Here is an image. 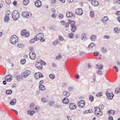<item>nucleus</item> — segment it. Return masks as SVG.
I'll list each match as a JSON object with an SVG mask.
<instances>
[{
  "instance_id": "1",
  "label": "nucleus",
  "mask_w": 120,
  "mask_h": 120,
  "mask_svg": "<svg viewBox=\"0 0 120 120\" xmlns=\"http://www.w3.org/2000/svg\"><path fill=\"white\" fill-rule=\"evenodd\" d=\"M18 41V38L15 35L12 36L10 38V43L12 44H16V42Z\"/></svg>"
},
{
  "instance_id": "2",
  "label": "nucleus",
  "mask_w": 120,
  "mask_h": 120,
  "mask_svg": "<svg viewBox=\"0 0 120 120\" xmlns=\"http://www.w3.org/2000/svg\"><path fill=\"white\" fill-rule=\"evenodd\" d=\"M43 34L42 33H40L37 35L35 37L38 41L40 40L42 42L45 41V40L44 38H43Z\"/></svg>"
},
{
  "instance_id": "3",
  "label": "nucleus",
  "mask_w": 120,
  "mask_h": 120,
  "mask_svg": "<svg viewBox=\"0 0 120 120\" xmlns=\"http://www.w3.org/2000/svg\"><path fill=\"white\" fill-rule=\"evenodd\" d=\"M12 17L13 19L16 20L19 17V15L18 12L16 10L14 11L12 13Z\"/></svg>"
},
{
  "instance_id": "4",
  "label": "nucleus",
  "mask_w": 120,
  "mask_h": 120,
  "mask_svg": "<svg viewBox=\"0 0 120 120\" xmlns=\"http://www.w3.org/2000/svg\"><path fill=\"white\" fill-rule=\"evenodd\" d=\"M95 114L98 116H99L102 115L103 113L101 111V110L98 107H95Z\"/></svg>"
},
{
  "instance_id": "5",
  "label": "nucleus",
  "mask_w": 120,
  "mask_h": 120,
  "mask_svg": "<svg viewBox=\"0 0 120 120\" xmlns=\"http://www.w3.org/2000/svg\"><path fill=\"white\" fill-rule=\"evenodd\" d=\"M30 71L29 70H26L22 73L21 75L23 78L27 77L30 74Z\"/></svg>"
},
{
  "instance_id": "6",
  "label": "nucleus",
  "mask_w": 120,
  "mask_h": 120,
  "mask_svg": "<svg viewBox=\"0 0 120 120\" xmlns=\"http://www.w3.org/2000/svg\"><path fill=\"white\" fill-rule=\"evenodd\" d=\"M68 21L70 24L71 25L72 28L71 30L73 32H75V22L74 21L70 20H68Z\"/></svg>"
},
{
  "instance_id": "7",
  "label": "nucleus",
  "mask_w": 120,
  "mask_h": 120,
  "mask_svg": "<svg viewBox=\"0 0 120 120\" xmlns=\"http://www.w3.org/2000/svg\"><path fill=\"white\" fill-rule=\"evenodd\" d=\"M85 101L83 100H81L79 101L78 103V107L80 108H82L85 105Z\"/></svg>"
},
{
  "instance_id": "8",
  "label": "nucleus",
  "mask_w": 120,
  "mask_h": 120,
  "mask_svg": "<svg viewBox=\"0 0 120 120\" xmlns=\"http://www.w3.org/2000/svg\"><path fill=\"white\" fill-rule=\"evenodd\" d=\"M13 77L12 75L10 74H8L5 77L4 79L8 82H10L12 80Z\"/></svg>"
},
{
  "instance_id": "9",
  "label": "nucleus",
  "mask_w": 120,
  "mask_h": 120,
  "mask_svg": "<svg viewBox=\"0 0 120 120\" xmlns=\"http://www.w3.org/2000/svg\"><path fill=\"white\" fill-rule=\"evenodd\" d=\"M10 14V11H7V12L6 13V14L5 15V17H4V22H7L9 20V14Z\"/></svg>"
},
{
  "instance_id": "10",
  "label": "nucleus",
  "mask_w": 120,
  "mask_h": 120,
  "mask_svg": "<svg viewBox=\"0 0 120 120\" xmlns=\"http://www.w3.org/2000/svg\"><path fill=\"white\" fill-rule=\"evenodd\" d=\"M30 58L32 60H34L35 58L36 55L35 53L33 51H31L29 54Z\"/></svg>"
},
{
  "instance_id": "11",
  "label": "nucleus",
  "mask_w": 120,
  "mask_h": 120,
  "mask_svg": "<svg viewBox=\"0 0 120 120\" xmlns=\"http://www.w3.org/2000/svg\"><path fill=\"white\" fill-rule=\"evenodd\" d=\"M31 14L30 12H24L22 13V15L23 17L28 18L29 16H31Z\"/></svg>"
},
{
  "instance_id": "12",
  "label": "nucleus",
  "mask_w": 120,
  "mask_h": 120,
  "mask_svg": "<svg viewBox=\"0 0 120 120\" xmlns=\"http://www.w3.org/2000/svg\"><path fill=\"white\" fill-rule=\"evenodd\" d=\"M83 11L81 8H79L76 9L75 14H76L79 15H81L83 14Z\"/></svg>"
},
{
  "instance_id": "13",
  "label": "nucleus",
  "mask_w": 120,
  "mask_h": 120,
  "mask_svg": "<svg viewBox=\"0 0 120 120\" xmlns=\"http://www.w3.org/2000/svg\"><path fill=\"white\" fill-rule=\"evenodd\" d=\"M106 95L107 98L109 99H112L114 96V94L112 93H109L108 92L106 93Z\"/></svg>"
},
{
  "instance_id": "14",
  "label": "nucleus",
  "mask_w": 120,
  "mask_h": 120,
  "mask_svg": "<svg viewBox=\"0 0 120 120\" xmlns=\"http://www.w3.org/2000/svg\"><path fill=\"white\" fill-rule=\"evenodd\" d=\"M26 30L24 29L22 30L21 32V35L22 36L25 35L26 37H28L29 35V33L26 32Z\"/></svg>"
},
{
  "instance_id": "15",
  "label": "nucleus",
  "mask_w": 120,
  "mask_h": 120,
  "mask_svg": "<svg viewBox=\"0 0 120 120\" xmlns=\"http://www.w3.org/2000/svg\"><path fill=\"white\" fill-rule=\"evenodd\" d=\"M35 65L37 68L39 69H41L42 68V64L40 62H37Z\"/></svg>"
},
{
  "instance_id": "16",
  "label": "nucleus",
  "mask_w": 120,
  "mask_h": 120,
  "mask_svg": "<svg viewBox=\"0 0 120 120\" xmlns=\"http://www.w3.org/2000/svg\"><path fill=\"white\" fill-rule=\"evenodd\" d=\"M35 4L36 7H39L41 6V2L39 0L36 1L35 2Z\"/></svg>"
},
{
  "instance_id": "17",
  "label": "nucleus",
  "mask_w": 120,
  "mask_h": 120,
  "mask_svg": "<svg viewBox=\"0 0 120 120\" xmlns=\"http://www.w3.org/2000/svg\"><path fill=\"white\" fill-rule=\"evenodd\" d=\"M16 100L15 99H12L10 100V104L12 105H15L16 103Z\"/></svg>"
},
{
  "instance_id": "18",
  "label": "nucleus",
  "mask_w": 120,
  "mask_h": 120,
  "mask_svg": "<svg viewBox=\"0 0 120 120\" xmlns=\"http://www.w3.org/2000/svg\"><path fill=\"white\" fill-rule=\"evenodd\" d=\"M73 16V14L72 12L67 11L66 14V16L68 18H71Z\"/></svg>"
},
{
  "instance_id": "19",
  "label": "nucleus",
  "mask_w": 120,
  "mask_h": 120,
  "mask_svg": "<svg viewBox=\"0 0 120 120\" xmlns=\"http://www.w3.org/2000/svg\"><path fill=\"white\" fill-rule=\"evenodd\" d=\"M91 4L93 5L96 6L99 5L98 2L96 0H93L91 1Z\"/></svg>"
},
{
  "instance_id": "20",
  "label": "nucleus",
  "mask_w": 120,
  "mask_h": 120,
  "mask_svg": "<svg viewBox=\"0 0 120 120\" xmlns=\"http://www.w3.org/2000/svg\"><path fill=\"white\" fill-rule=\"evenodd\" d=\"M69 108L71 110H73L75 108V105L74 103H71L69 104Z\"/></svg>"
},
{
  "instance_id": "21",
  "label": "nucleus",
  "mask_w": 120,
  "mask_h": 120,
  "mask_svg": "<svg viewBox=\"0 0 120 120\" xmlns=\"http://www.w3.org/2000/svg\"><path fill=\"white\" fill-rule=\"evenodd\" d=\"M97 37L96 36L94 35H91L90 39L91 41H94L96 39Z\"/></svg>"
},
{
  "instance_id": "22",
  "label": "nucleus",
  "mask_w": 120,
  "mask_h": 120,
  "mask_svg": "<svg viewBox=\"0 0 120 120\" xmlns=\"http://www.w3.org/2000/svg\"><path fill=\"white\" fill-rule=\"evenodd\" d=\"M69 102V99L66 98H64L62 100V102L65 104H67Z\"/></svg>"
},
{
  "instance_id": "23",
  "label": "nucleus",
  "mask_w": 120,
  "mask_h": 120,
  "mask_svg": "<svg viewBox=\"0 0 120 120\" xmlns=\"http://www.w3.org/2000/svg\"><path fill=\"white\" fill-rule=\"evenodd\" d=\"M82 39L83 40H87V36L84 33H82L81 36Z\"/></svg>"
},
{
  "instance_id": "24",
  "label": "nucleus",
  "mask_w": 120,
  "mask_h": 120,
  "mask_svg": "<svg viewBox=\"0 0 120 120\" xmlns=\"http://www.w3.org/2000/svg\"><path fill=\"white\" fill-rule=\"evenodd\" d=\"M114 31L116 33H120V29L118 27L115 28L114 29Z\"/></svg>"
},
{
  "instance_id": "25",
  "label": "nucleus",
  "mask_w": 120,
  "mask_h": 120,
  "mask_svg": "<svg viewBox=\"0 0 120 120\" xmlns=\"http://www.w3.org/2000/svg\"><path fill=\"white\" fill-rule=\"evenodd\" d=\"M63 94L67 97H68L70 95V93L66 91H64L63 92Z\"/></svg>"
},
{
  "instance_id": "26",
  "label": "nucleus",
  "mask_w": 120,
  "mask_h": 120,
  "mask_svg": "<svg viewBox=\"0 0 120 120\" xmlns=\"http://www.w3.org/2000/svg\"><path fill=\"white\" fill-rule=\"evenodd\" d=\"M62 58V55L60 53H59V55L58 56H56V57L55 59L57 60H59Z\"/></svg>"
},
{
  "instance_id": "27",
  "label": "nucleus",
  "mask_w": 120,
  "mask_h": 120,
  "mask_svg": "<svg viewBox=\"0 0 120 120\" xmlns=\"http://www.w3.org/2000/svg\"><path fill=\"white\" fill-rule=\"evenodd\" d=\"M38 41L37 39L35 37L34 38L31 39L30 41V42L31 43H34L35 41Z\"/></svg>"
},
{
  "instance_id": "28",
  "label": "nucleus",
  "mask_w": 120,
  "mask_h": 120,
  "mask_svg": "<svg viewBox=\"0 0 120 120\" xmlns=\"http://www.w3.org/2000/svg\"><path fill=\"white\" fill-rule=\"evenodd\" d=\"M108 18L107 16H105L103 17L101 19H102V21L104 22H106L108 20Z\"/></svg>"
},
{
  "instance_id": "29",
  "label": "nucleus",
  "mask_w": 120,
  "mask_h": 120,
  "mask_svg": "<svg viewBox=\"0 0 120 120\" xmlns=\"http://www.w3.org/2000/svg\"><path fill=\"white\" fill-rule=\"evenodd\" d=\"M96 68H97L98 69H101L103 67V66L102 64H100V65H98L97 64L96 65Z\"/></svg>"
},
{
  "instance_id": "30",
  "label": "nucleus",
  "mask_w": 120,
  "mask_h": 120,
  "mask_svg": "<svg viewBox=\"0 0 120 120\" xmlns=\"http://www.w3.org/2000/svg\"><path fill=\"white\" fill-rule=\"evenodd\" d=\"M39 88L40 90H43L45 89V87L43 85H40L39 86Z\"/></svg>"
},
{
  "instance_id": "31",
  "label": "nucleus",
  "mask_w": 120,
  "mask_h": 120,
  "mask_svg": "<svg viewBox=\"0 0 120 120\" xmlns=\"http://www.w3.org/2000/svg\"><path fill=\"white\" fill-rule=\"evenodd\" d=\"M22 78V76L19 75H17L16 77V79L19 82L21 81Z\"/></svg>"
},
{
  "instance_id": "32",
  "label": "nucleus",
  "mask_w": 120,
  "mask_h": 120,
  "mask_svg": "<svg viewBox=\"0 0 120 120\" xmlns=\"http://www.w3.org/2000/svg\"><path fill=\"white\" fill-rule=\"evenodd\" d=\"M24 45L22 43H20L18 44L17 46L19 48H23L24 47Z\"/></svg>"
},
{
  "instance_id": "33",
  "label": "nucleus",
  "mask_w": 120,
  "mask_h": 120,
  "mask_svg": "<svg viewBox=\"0 0 120 120\" xmlns=\"http://www.w3.org/2000/svg\"><path fill=\"white\" fill-rule=\"evenodd\" d=\"M29 2V1L28 0H24L23 1V4L24 5H26Z\"/></svg>"
},
{
  "instance_id": "34",
  "label": "nucleus",
  "mask_w": 120,
  "mask_h": 120,
  "mask_svg": "<svg viewBox=\"0 0 120 120\" xmlns=\"http://www.w3.org/2000/svg\"><path fill=\"white\" fill-rule=\"evenodd\" d=\"M40 72L36 73L34 75V77L36 79L39 78V74H40Z\"/></svg>"
},
{
  "instance_id": "35",
  "label": "nucleus",
  "mask_w": 120,
  "mask_h": 120,
  "mask_svg": "<svg viewBox=\"0 0 120 120\" xmlns=\"http://www.w3.org/2000/svg\"><path fill=\"white\" fill-rule=\"evenodd\" d=\"M108 112L109 113V114H111L112 115H113L114 114L115 111L112 110H111L110 111H109Z\"/></svg>"
},
{
  "instance_id": "36",
  "label": "nucleus",
  "mask_w": 120,
  "mask_h": 120,
  "mask_svg": "<svg viewBox=\"0 0 120 120\" xmlns=\"http://www.w3.org/2000/svg\"><path fill=\"white\" fill-rule=\"evenodd\" d=\"M101 50L102 52L104 53H105L107 52V50L105 48H101Z\"/></svg>"
},
{
  "instance_id": "37",
  "label": "nucleus",
  "mask_w": 120,
  "mask_h": 120,
  "mask_svg": "<svg viewBox=\"0 0 120 120\" xmlns=\"http://www.w3.org/2000/svg\"><path fill=\"white\" fill-rule=\"evenodd\" d=\"M90 16L92 18L94 17V13L93 11H91L90 12Z\"/></svg>"
},
{
  "instance_id": "38",
  "label": "nucleus",
  "mask_w": 120,
  "mask_h": 120,
  "mask_svg": "<svg viewBox=\"0 0 120 120\" xmlns=\"http://www.w3.org/2000/svg\"><path fill=\"white\" fill-rule=\"evenodd\" d=\"M95 45L94 43H91L88 46V47L89 48H91Z\"/></svg>"
},
{
  "instance_id": "39",
  "label": "nucleus",
  "mask_w": 120,
  "mask_h": 120,
  "mask_svg": "<svg viewBox=\"0 0 120 120\" xmlns=\"http://www.w3.org/2000/svg\"><path fill=\"white\" fill-rule=\"evenodd\" d=\"M12 91L11 90H6V93L7 94H10L12 93Z\"/></svg>"
},
{
  "instance_id": "40",
  "label": "nucleus",
  "mask_w": 120,
  "mask_h": 120,
  "mask_svg": "<svg viewBox=\"0 0 120 120\" xmlns=\"http://www.w3.org/2000/svg\"><path fill=\"white\" fill-rule=\"evenodd\" d=\"M74 34L72 33H71L69 34V37L71 38H73L74 37Z\"/></svg>"
},
{
  "instance_id": "41",
  "label": "nucleus",
  "mask_w": 120,
  "mask_h": 120,
  "mask_svg": "<svg viewBox=\"0 0 120 120\" xmlns=\"http://www.w3.org/2000/svg\"><path fill=\"white\" fill-rule=\"evenodd\" d=\"M89 100L90 101H91V102L92 101L94 100V97L92 95H90L89 96Z\"/></svg>"
},
{
  "instance_id": "42",
  "label": "nucleus",
  "mask_w": 120,
  "mask_h": 120,
  "mask_svg": "<svg viewBox=\"0 0 120 120\" xmlns=\"http://www.w3.org/2000/svg\"><path fill=\"white\" fill-rule=\"evenodd\" d=\"M42 102L44 103L46 102H47L48 100L45 98H42L41 99Z\"/></svg>"
},
{
  "instance_id": "43",
  "label": "nucleus",
  "mask_w": 120,
  "mask_h": 120,
  "mask_svg": "<svg viewBox=\"0 0 120 120\" xmlns=\"http://www.w3.org/2000/svg\"><path fill=\"white\" fill-rule=\"evenodd\" d=\"M54 102L52 101H50L49 102L50 106H52L54 104Z\"/></svg>"
},
{
  "instance_id": "44",
  "label": "nucleus",
  "mask_w": 120,
  "mask_h": 120,
  "mask_svg": "<svg viewBox=\"0 0 120 120\" xmlns=\"http://www.w3.org/2000/svg\"><path fill=\"white\" fill-rule=\"evenodd\" d=\"M49 76L50 78L52 79H53L55 78V75L52 74L49 75Z\"/></svg>"
},
{
  "instance_id": "45",
  "label": "nucleus",
  "mask_w": 120,
  "mask_h": 120,
  "mask_svg": "<svg viewBox=\"0 0 120 120\" xmlns=\"http://www.w3.org/2000/svg\"><path fill=\"white\" fill-rule=\"evenodd\" d=\"M104 107V105L102 104H101L99 106V107L98 108L100 110H102L103 109Z\"/></svg>"
},
{
  "instance_id": "46",
  "label": "nucleus",
  "mask_w": 120,
  "mask_h": 120,
  "mask_svg": "<svg viewBox=\"0 0 120 120\" xmlns=\"http://www.w3.org/2000/svg\"><path fill=\"white\" fill-rule=\"evenodd\" d=\"M26 60L25 59H22L21 60V63L22 64H24L25 63Z\"/></svg>"
},
{
  "instance_id": "47",
  "label": "nucleus",
  "mask_w": 120,
  "mask_h": 120,
  "mask_svg": "<svg viewBox=\"0 0 120 120\" xmlns=\"http://www.w3.org/2000/svg\"><path fill=\"white\" fill-rule=\"evenodd\" d=\"M102 93L100 92L97 94L96 96L97 97H99L102 96Z\"/></svg>"
},
{
  "instance_id": "48",
  "label": "nucleus",
  "mask_w": 120,
  "mask_h": 120,
  "mask_svg": "<svg viewBox=\"0 0 120 120\" xmlns=\"http://www.w3.org/2000/svg\"><path fill=\"white\" fill-rule=\"evenodd\" d=\"M59 41L58 40H56L54 41L53 42V44L55 45H56L58 43Z\"/></svg>"
},
{
  "instance_id": "49",
  "label": "nucleus",
  "mask_w": 120,
  "mask_h": 120,
  "mask_svg": "<svg viewBox=\"0 0 120 120\" xmlns=\"http://www.w3.org/2000/svg\"><path fill=\"white\" fill-rule=\"evenodd\" d=\"M97 73L100 75H102V73L101 71L99 70H98L97 71Z\"/></svg>"
},
{
  "instance_id": "50",
  "label": "nucleus",
  "mask_w": 120,
  "mask_h": 120,
  "mask_svg": "<svg viewBox=\"0 0 120 120\" xmlns=\"http://www.w3.org/2000/svg\"><path fill=\"white\" fill-rule=\"evenodd\" d=\"M61 106L59 104H56V108H57V109L59 108L60 107H61Z\"/></svg>"
},
{
  "instance_id": "51",
  "label": "nucleus",
  "mask_w": 120,
  "mask_h": 120,
  "mask_svg": "<svg viewBox=\"0 0 120 120\" xmlns=\"http://www.w3.org/2000/svg\"><path fill=\"white\" fill-rule=\"evenodd\" d=\"M69 21H68V22H67L65 23V26L66 28H68L69 26Z\"/></svg>"
},
{
  "instance_id": "52",
  "label": "nucleus",
  "mask_w": 120,
  "mask_h": 120,
  "mask_svg": "<svg viewBox=\"0 0 120 120\" xmlns=\"http://www.w3.org/2000/svg\"><path fill=\"white\" fill-rule=\"evenodd\" d=\"M115 91L117 93H120V89L119 88L117 87Z\"/></svg>"
},
{
  "instance_id": "53",
  "label": "nucleus",
  "mask_w": 120,
  "mask_h": 120,
  "mask_svg": "<svg viewBox=\"0 0 120 120\" xmlns=\"http://www.w3.org/2000/svg\"><path fill=\"white\" fill-rule=\"evenodd\" d=\"M27 113L29 115H30L31 116H32V114L31 112V111L30 110H28L27 112Z\"/></svg>"
},
{
  "instance_id": "54",
  "label": "nucleus",
  "mask_w": 120,
  "mask_h": 120,
  "mask_svg": "<svg viewBox=\"0 0 120 120\" xmlns=\"http://www.w3.org/2000/svg\"><path fill=\"white\" fill-rule=\"evenodd\" d=\"M99 53L97 52H95L94 53V55L95 56H97L99 55Z\"/></svg>"
},
{
  "instance_id": "55",
  "label": "nucleus",
  "mask_w": 120,
  "mask_h": 120,
  "mask_svg": "<svg viewBox=\"0 0 120 120\" xmlns=\"http://www.w3.org/2000/svg\"><path fill=\"white\" fill-rule=\"evenodd\" d=\"M6 3L8 4H10L11 2V0H6Z\"/></svg>"
},
{
  "instance_id": "56",
  "label": "nucleus",
  "mask_w": 120,
  "mask_h": 120,
  "mask_svg": "<svg viewBox=\"0 0 120 120\" xmlns=\"http://www.w3.org/2000/svg\"><path fill=\"white\" fill-rule=\"evenodd\" d=\"M52 66L54 68H56L57 67V65L55 63H53L52 64Z\"/></svg>"
},
{
  "instance_id": "57",
  "label": "nucleus",
  "mask_w": 120,
  "mask_h": 120,
  "mask_svg": "<svg viewBox=\"0 0 120 120\" xmlns=\"http://www.w3.org/2000/svg\"><path fill=\"white\" fill-rule=\"evenodd\" d=\"M74 89V88L72 86H70L68 88V89L69 91H72Z\"/></svg>"
},
{
  "instance_id": "58",
  "label": "nucleus",
  "mask_w": 120,
  "mask_h": 120,
  "mask_svg": "<svg viewBox=\"0 0 120 120\" xmlns=\"http://www.w3.org/2000/svg\"><path fill=\"white\" fill-rule=\"evenodd\" d=\"M63 15L61 14H60L59 15V17L60 19H61L63 17Z\"/></svg>"
},
{
  "instance_id": "59",
  "label": "nucleus",
  "mask_w": 120,
  "mask_h": 120,
  "mask_svg": "<svg viewBox=\"0 0 120 120\" xmlns=\"http://www.w3.org/2000/svg\"><path fill=\"white\" fill-rule=\"evenodd\" d=\"M58 38H59V39L61 41H62L63 40V39L62 37L60 36H59Z\"/></svg>"
},
{
  "instance_id": "60",
  "label": "nucleus",
  "mask_w": 120,
  "mask_h": 120,
  "mask_svg": "<svg viewBox=\"0 0 120 120\" xmlns=\"http://www.w3.org/2000/svg\"><path fill=\"white\" fill-rule=\"evenodd\" d=\"M34 106V104H30V109H32V108H33Z\"/></svg>"
},
{
  "instance_id": "61",
  "label": "nucleus",
  "mask_w": 120,
  "mask_h": 120,
  "mask_svg": "<svg viewBox=\"0 0 120 120\" xmlns=\"http://www.w3.org/2000/svg\"><path fill=\"white\" fill-rule=\"evenodd\" d=\"M117 15H120V11H117L115 13Z\"/></svg>"
},
{
  "instance_id": "62",
  "label": "nucleus",
  "mask_w": 120,
  "mask_h": 120,
  "mask_svg": "<svg viewBox=\"0 0 120 120\" xmlns=\"http://www.w3.org/2000/svg\"><path fill=\"white\" fill-rule=\"evenodd\" d=\"M75 78H76L77 79H79V75L78 74H75Z\"/></svg>"
},
{
  "instance_id": "63",
  "label": "nucleus",
  "mask_w": 120,
  "mask_h": 120,
  "mask_svg": "<svg viewBox=\"0 0 120 120\" xmlns=\"http://www.w3.org/2000/svg\"><path fill=\"white\" fill-rule=\"evenodd\" d=\"M51 3L52 4H55L56 2V0H51Z\"/></svg>"
},
{
  "instance_id": "64",
  "label": "nucleus",
  "mask_w": 120,
  "mask_h": 120,
  "mask_svg": "<svg viewBox=\"0 0 120 120\" xmlns=\"http://www.w3.org/2000/svg\"><path fill=\"white\" fill-rule=\"evenodd\" d=\"M109 120H113V117L112 116H109Z\"/></svg>"
}]
</instances>
